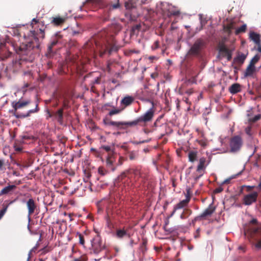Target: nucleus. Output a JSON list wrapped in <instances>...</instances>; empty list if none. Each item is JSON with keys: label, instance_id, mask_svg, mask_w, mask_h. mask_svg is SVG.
Returning a JSON list of instances; mask_svg holds the SVG:
<instances>
[{"label": "nucleus", "instance_id": "obj_1", "mask_svg": "<svg viewBox=\"0 0 261 261\" xmlns=\"http://www.w3.org/2000/svg\"><path fill=\"white\" fill-rule=\"evenodd\" d=\"M34 30L30 31L27 35L24 33L23 37L25 39L28 38L25 43L21 44L20 49L23 50L25 54L30 55L31 49H39L41 41L45 38V31L46 27L43 22L38 21L36 18H33L31 23Z\"/></svg>", "mask_w": 261, "mask_h": 261}, {"label": "nucleus", "instance_id": "obj_2", "mask_svg": "<svg viewBox=\"0 0 261 261\" xmlns=\"http://www.w3.org/2000/svg\"><path fill=\"white\" fill-rule=\"evenodd\" d=\"M31 103L30 100H27L25 101L19 100L18 101H13L12 103V106L14 109V114L17 118H24L28 117L30 116L32 113H37L39 111L38 107V103H37L36 105V108L35 109L29 110L26 114H18L17 110L18 109H22Z\"/></svg>", "mask_w": 261, "mask_h": 261}, {"label": "nucleus", "instance_id": "obj_3", "mask_svg": "<svg viewBox=\"0 0 261 261\" xmlns=\"http://www.w3.org/2000/svg\"><path fill=\"white\" fill-rule=\"evenodd\" d=\"M21 45L15 48L16 53L19 55V59L13 61V66L15 70H18L22 66L24 62H32L34 59L33 49H31V54L28 55L25 54L23 50L20 49Z\"/></svg>", "mask_w": 261, "mask_h": 261}, {"label": "nucleus", "instance_id": "obj_4", "mask_svg": "<svg viewBox=\"0 0 261 261\" xmlns=\"http://www.w3.org/2000/svg\"><path fill=\"white\" fill-rule=\"evenodd\" d=\"M147 101L151 103L152 107L146 111L143 115H141L137 119L132 121V124L134 125V126L141 124V123L145 124L152 120L155 113L154 103L153 101H151L149 99L147 100Z\"/></svg>", "mask_w": 261, "mask_h": 261}, {"label": "nucleus", "instance_id": "obj_5", "mask_svg": "<svg viewBox=\"0 0 261 261\" xmlns=\"http://www.w3.org/2000/svg\"><path fill=\"white\" fill-rule=\"evenodd\" d=\"M206 43L204 39L198 38L194 42L188 52L187 55L199 57L201 55L202 50L206 47Z\"/></svg>", "mask_w": 261, "mask_h": 261}, {"label": "nucleus", "instance_id": "obj_6", "mask_svg": "<svg viewBox=\"0 0 261 261\" xmlns=\"http://www.w3.org/2000/svg\"><path fill=\"white\" fill-rule=\"evenodd\" d=\"M87 5H91L100 8H108L109 10L117 9L120 7L119 3L112 5L104 0H87L83 4V6Z\"/></svg>", "mask_w": 261, "mask_h": 261}, {"label": "nucleus", "instance_id": "obj_7", "mask_svg": "<svg viewBox=\"0 0 261 261\" xmlns=\"http://www.w3.org/2000/svg\"><path fill=\"white\" fill-rule=\"evenodd\" d=\"M111 40L107 41V43L102 46L99 50V56L102 57L106 54L111 55L113 51H116L118 48L116 46V42L113 36L111 37Z\"/></svg>", "mask_w": 261, "mask_h": 261}, {"label": "nucleus", "instance_id": "obj_8", "mask_svg": "<svg viewBox=\"0 0 261 261\" xmlns=\"http://www.w3.org/2000/svg\"><path fill=\"white\" fill-rule=\"evenodd\" d=\"M105 248V244L102 243L101 238L97 235L91 241V247L90 248V253L98 254Z\"/></svg>", "mask_w": 261, "mask_h": 261}, {"label": "nucleus", "instance_id": "obj_9", "mask_svg": "<svg viewBox=\"0 0 261 261\" xmlns=\"http://www.w3.org/2000/svg\"><path fill=\"white\" fill-rule=\"evenodd\" d=\"M243 144L242 138L240 136H234L230 138L229 141L230 152L236 153L239 152Z\"/></svg>", "mask_w": 261, "mask_h": 261}, {"label": "nucleus", "instance_id": "obj_10", "mask_svg": "<svg viewBox=\"0 0 261 261\" xmlns=\"http://www.w3.org/2000/svg\"><path fill=\"white\" fill-rule=\"evenodd\" d=\"M260 227L257 223V219H253L251 220L248 225L245 228V233H247L251 238H253L254 236L257 234L260 231Z\"/></svg>", "mask_w": 261, "mask_h": 261}, {"label": "nucleus", "instance_id": "obj_11", "mask_svg": "<svg viewBox=\"0 0 261 261\" xmlns=\"http://www.w3.org/2000/svg\"><path fill=\"white\" fill-rule=\"evenodd\" d=\"M215 210L216 207L214 205L213 203H211L202 213L194 218L192 221L193 223H194L196 221H200L202 220L206 219L207 217L212 216Z\"/></svg>", "mask_w": 261, "mask_h": 261}, {"label": "nucleus", "instance_id": "obj_12", "mask_svg": "<svg viewBox=\"0 0 261 261\" xmlns=\"http://www.w3.org/2000/svg\"><path fill=\"white\" fill-rule=\"evenodd\" d=\"M105 124L108 126H113L118 129H125L128 127H133V121L129 122H120L114 121L104 120Z\"/></svg>", "mask_w": 261, "mask_h": 261}, {"label": "nucleus", "instance_id": "obj_13", "mask_svg": "<svg viewBox=\"0 0 261 261\" xmlns=\"http://www.w3.org/2000/svg\"><path fill=\"white\" fill-rule=\"evenodd\" d=\"M27 197L29 198V199L26 202V205L28 210V217L30 220L31 216L33 214L35 210H37V206L31 195H29Z\"/></svg>", "mask_w": 261, "mask_h": 261}, {"label": "nucleus", "instance_id": "obj_14", "mask_svg": "<svg viewBox=\"0 0 261 261\" xmlns=\"http://www.w3.org/2000/svg\"><path fill=\"white\" fill-rule=\"evenodd\" d=\"M258 193L254 192L251 194L245 195L243 198V203L246 205H249L257 200Z\"/></svg>", "mask_w": 261, "mask_h": 261}, {"label": "nucleus", "instance_id": "obj_15", "mask_svg": "<svg viewBox=\"0 0 261 261\" xmlns=\"http://www.w3.org/2000/svg\"><path fill=\"white\" fill-rule=\"evenodd\" d=\"M219 50L223 57H226L228 61L232 58V51L228 49L224 43L219 45Z\"/></svg>", "mask_w": 261, "mask_h": 261}, {"label": "nucleus", "instance_id": "obj_16", "mask_svg": "<svg viewBox=\"0 0 261 261\" xmlns=\"http://www.w3.org/2000/svg\"><path fill=\"white\" fill-rule=\"evenodd\" d=\"M116 161V154L114 153H109L106 159V166L112 171L116 170V166L114 163Z\"/></svg>", "mask_w": 261, "mask_h": 261}, {"label": "nucleus", "instance_id": "obj_17", "mask_svg": "<svg viewBox=\"0 0 261 261\" xmlns=\"http://www.w3.org/2000/svg\"><path fill=\"white\" fill-rule=\"evenodd\" d=\"M62 38V35L60 34V32L56 33L55 35L53 36L52 40L50 44L48 45L47 48V50L49 53H51L52 51L53 47L59 43Z\"/></svg>", "mask_w": 261, "mask_h": 261}, {"label": "nucleus", "instance_id": "obj_18", "mask_svg": "<svg viewBox=\"0 0 261 261\" xmlns=\"http://www.w3.org/2000/svg\"><path fill=\"white\" fill-rule=\"evenodd\" d=\"M190 199H191V197L187 196V198L180 201L179 203H178L177 204L175 205L174 206V208H173V210L172 212L171 213L170 217H172L173 216V215L175 214V212L177 210L182 208L185 207V206H186L187 205L188 203L189 202Z\"/></svg>", "mask_w": 261, "mask_h": 261}, {"label": "nucleus", "instance_id": "obj_19", "mask_svg": "<svg viewBox=\"0 0 261 261\" xmlns=\"http://www.w3.org/2000/svg\"><path fill=\"white\" fill-rule=\"evenodd\" d=\"M130 174H133L135 178H143V173L140 167H136L135 168H132L128 170Z\"/></svg>", "mask_w": 261, "mask_h": 261}, {"label": "nucleus", "instance_id": "obj_20", "mask_svg": "<svg viewBox=\"0 0 261 261\" xmlns=\"http://www.w3.org/2000/svg\"><path fill=\"white\" fill-rule=\"evenodd\" d=\"M16 186L13 185H8L3 189H2L0 191V196L4 195H12L13 191L16 189Z\"/></svg>", "mask_w": 261, "mask_h": 261}, {"label": "nucleus", "instance_id": "obj_21", "mask_svg": "<svg viewBox=\"0 0 261 261\" xmlns=\"http://www.w3.org/2000/svg\"><path fill=\"white\" fill-rule=\"evenodd\" d=\"M116 237L117 238L122 239L125 237H130L129 233L127 232L125 227L118 228L116 230Z\"/></svg>", "mask_w": 261, "mask_h": 261}, {"label": "nucleus", "instance_id": "obj_22", "mask_svg": "<svg viewBox=\"0 0 261 261\" xmlns=\"http://www.w3.org/2000/svg\"><path fill=\"white\" fill-rule=\"evenodd\" d=\"M1 47L2 50L0 51V60H5L11 56V53L8 50L5 44L2 45Z\"/></svg>", "mask_w": 261, "mask_h": 261}, {"label": "nucleus", "instance_id": "obj_23", "mask_svg": "<svg viewBox=\"0 0 261 261\" xmlns=\"http://www.w3.org/2000/svg\"><path fill=\"white\" fill-rule=\"evenodd\" d=\"M66 20V17L56 16L52 18L51 23L55 26L62 25Z\"/></svg>", "mask_w": 261, "mask_h": 261}, {"label": "nucleus", "instance_id": "obj_24", "mask_svg": "<svg viewBox=\"0 0 261 261\" xmlns=\"http://www.w3.org/2000/svg\"><path fill=\"white\" fill-rule=\"evenodd\" d=\"M256 72V67L255 66H252L251 65H249L247 67L244 73V75L245 77H249L253 76V74Z\"/></svg>", "mask_w": 261, "mask_h": 261}, {"label": "nucleus", "instance_id": "obj_25", "mask_svg": "<svg viewBox=\"0 0 261 261\" xmlns=\"http://www.w3.org/2000/svg\"><path fill=\"white\" fill-rule=\"evenodd\" d=\"M54 117L58 122L62 124L63 121V108L59 109L57 112L54 113Z\"/></svg>", "mask_w": 261, "mask_h": 261}, {"label": "nucleus", "instance_id": "obj_26", "mask_svg": "<svg viewBox=\"0 0 261 261\" xmlns=\"http://www.w3.org/2000/svg\"><path fill=\"white\" fill-rule=\"evenodd\" d=\"M134 101V98L131 96L124 97L121 100V104L124 106L125 107L130 106Z\"/></svg>", "mask_w": 261, "mask_h": 261}, {"label": "nucleus", "instance_id": "obj_27", "mask_svg": "<svg viewBox=\"0 0 261 261\" xmlns=\"http://www.w3.org/2000/svg\"><path fill=\"white\" fill-rule=\"evenodd\" d=\"M234 29H235V23L234 22H231L223 25V31L229 35L231 34V31Z\"/></svg>", "mask_w": 261, "mask_h": 261}, {"label": "nucleus", "instance_id": "obj_28", "mask_svg": "<svg viewBox=\"0 0 261 261\" xmlns=\"http://www.w3.org/2000/svg\"><path fill=\"white\" fill-rule=\"evenodd\" d=\"M249 38L256 44H260V36L259 34L252 32L250 33Z\"/></svg>", "mask_w": 261, "mask_h": 261}, {"label": "nucleus", "instance_id": "obj_29", "mask_svg": "<svg viewBox=\"0 0 261 261\" xmlns=\"http://www.w3.org/2000/svg\"><path fill=\"white\" fill-rule=\"evenodd\" d=\"M206 159L204 157H202L199 159L198 165L197 167V171L200 172L204 170L206 166Z\"/></svg>", "mask_w": 261, "mask_h": 261}, {"label": "nucleus", "instance_id": "obj_30", "mask_svg": "<svg viewBox=\"0 0 261 261\" xmlns=\"http://www.w3.org/2000/svg\"><path fill=\"white\" fill-rule=\"evenodd\" d=\"M241 91V86L239 84H232L229 88V91L232 94H236Z\"/></svg>", "mask_w": 261, "mask_h": 261}, {"label": "nucleus", "instance_id": "obj_31", "mask_svg": "<svg viewBox=\"0 0 261 261\" xmlns=\"http://www.w3.org/2000/svg\"><path fill=\"white\" fill-rule=\"evenodd\" d=\"M246 58V55L244 54H239L237 57L234 58V61L239 63L243 64Z\"/></svg>", "mask_w": 261, "mask_h": 261}, {"label": "nucleus", "instance_id": "obj_32", "mask_svg": "<svg viewBox=\"0 0 261 261\" xmlns=\"http://www.w3.org/2000/svg\"><path fill=\"white\" fill-rule=\"evenodd\" d=\"M192 213V211L190 209H188V208L185 209L183 213L180 215V218L181 219H186L189 216H190L191 215Z\"/></svg>", "mask_w": 261, "mask_h": 261}, {"label": "nucleus", "instance_id": "obj_33", "mask_svg": "<svg viewBox=\"0 0 261 261\" xmlns=\"http://www.w3.org/2000/svg\"><path fill=\"white\" fill-rule=\"evenodd\" d=\"M197 152L196 151H190L188 153L189 160L191 162H194L197 159Z\"/></svg>", "mask_w": 261, "mask_h": 261}, {"label": "nucleus", "instance_id": "obj_34", "mask_svg": "<svg viewBox=\"0 0 261 261\" xmlns=\"http://www.w3.org/2000/svg\"><path fill=\"white\" fill-rule=\"evenodd\" d=\"M247 30V25L246 24H244L241 27L238 28L236 30L235 34L238 35L241 33H245Z\"/></svg>", "mask_w": 261, "mask_h": 261}, {"label": "nucleus", "instance_id": "obj_35", "mask_svg": "<svg viewBox=\"0 0 261 261\" xmlns=\"http://www.w3.org/2000/svg\"><path fill=\"white\" fill-rule=\"evenodd\" d=\"M260 58V55L259 54L255 55L251 60L249 62V64L252 66H255L256 63H257Z\"/></svg>", "mask_w": 261, "mask_h": 261}, {"label": "nucleus", "instance_id": "obj_36", "mask_svg": "<svg viewBox=\"0 0 261 261\" xmlns=\"http://www.w3.org/2000/svg\"><path fill=\"white\" fill-rule=\"evenodd\" d=\"M76 236L78 237L79 239V243L80 244L82 245H84L85 244V240L83 234L80 232H77L76 233Z\"/></svg>", "mask_w": 261, "mask_h": 261}, {"label": "nucleus", "instance_id": "obj_37", "mask_svg": "<svg viewBox=\"0 0 261 261\" xmlns=\"http://www.w3.org/2000/svg\"><path fill=\"white\" fill-rule=\"evenodd\" d=\"M196 141L203 147H206L208 144V142L205 139L197 140Z\"/></svg>", "mask_w": 261, "mask_h": 261}, {"label": "nucleus", "instance_id": "obj_38", "mask_svg": "<svg viewBox=\"0 0 261 261\" xmlns=\"http://www.w3.org/2000/svg\"><path fill=\"white\" fill-rule=\"evenodd\" d=\"M240 174H236V175H232L231 176V177L226 179L225 180H224L222 182V185H224V184H229L231 180L233 179V178H235L237 177V176L238 175H239Z\"/></svg>", "mask_w": 261, "mask_h": 261}, {"label": "nucleus", "instance_id": "obj_39", "mask_svg": "<svg viewBox=\"0 0 261 261\" xmlns=\"http://www.w3.org/2000/svg\"><path fill=\"white\" fill-rule=\"evenodd\" d=\"M98 172L101 175H105L108 173V171L103 167H99L98 169Z\"/></svg>", "mask_w": 261, "mask_h": 261}, {"label": "nucleus", "instance_id": "obj_40", "mask_svg": "<svg viewBox=\"0 0 261 261\" xmlns=\"http://www.w3.org/2000/svg\"><path fill=\"white\" fill-rule=\"evenodd\" d=\"M88 257L86 255H83L80 257L74 258L72 261H87Z\"/></svg>", "mask_w": 261, "mask_h": 261}, {"label": "nucleus", "instance_id": "obj_41", "mask_svg": "<svg viewBox=\"0 0 261 261\" xmlns=\"http://www.w3.org/2000/svg\"><path fill=\"white\" fill-rule=\"evenodd\" d=\"M206 23V21L201 19L200 21V24L199 28H197L196 29V32H199L201 30H202L203 29V27L205 25Z\"/></svg>", "mask_w": 261, "mask_h": 261}, {"label": "nucleus", "instance_id": "obj_42", "mask_svg": "<svg viewBox=\"0 0 261 261\" xmlns=\"http://www.w3.org/2000/svg\"><path fill=\"white\" fill-rule=\"evenodd\" d=\"M261 118V115L260 114H258L255 115L254 117L249 119V121L252 123H254L259 120Z\"/></svg>", "mask_w": 261, "mask_h": 261}, {"label": "nucleus", "instance_id": "obj_43", "mask_svg": "<svg viewBox=\"0 0 261 261\" xmlns=\"http://www.w3.org/2000/svg\"><path fill=\"white\" fill-rule=\"evenodd\" d=\"M8 205L4 206V207L0 211V220L3 218L5 214L6 213Z\"/></svg>", "mask_w": 261, "mask_h": 261}, {"label": "nucleus", "instance_id": "obj_44", "mask_svg": "<svg viewBox=\"0 0 261 261\" xmlns=\"http://www.w3.org/2000/svg\"><path fill=\"white\" fill-rule=\"evenodd\" d=\"M8 205L4 206V207L0 211V220L3 218L5 214L6 213Z\"/></svg>", "mask_w": 261, "mask_h": 261}, {"label": "nucleus", "instance_id": "obj_45", "mask_svg": "<svg viewBox=\"0 0 261 261\" xmlns=\"http://www.w3.org/2000/svg\"><path fill=\"white\" fill-rule=\"evenodd\" d=\"M130 174L129 172H128V170L124 171L119 176V179L122 180L124 177H126L128 175Z\"/></svg>", "mask_w": 261, "mask_h": 261}, {"label": "nucleus", "instance_id": "obj_46", "mask_svg": "<svg viewBox=\"0 0 261 261\" xmlns=\"http://www.w3.org/2000/svg\"><path fill=\"white\" fill-rule=\"evenodd\" d=\"M120 112V110L119 109H115L110 111L109 113L110 116H112L115 114H117Z\"/></svg>", "mask_w": 261, "mask_h": 261}, {"label": "nucleus", "instance_id": "obj_47", "mask_svg": "<svg viewBox=\"0 0 261 261\" xmlns=\"http://www.w3.org/2000/svg\"><path fill=\"white\" fill-rule=\"evenodd\" d=\"M159 41L158 40L155 41L151 46V49L152 50H155L159 48Z\"/></svg>", "mask_w": 261, "mask_h": 261}, {"label": "nucleus", "instance_id": "obj_48", "mask_svg": "<svg viewBox=\"0 0 261 261\" xmlns=\"http://www.w3.org/2000/svg\"><path fill=\"white\" fill-rule=\"evenodd\" d=\"M124 161H125V159L123 157H122L121 156H119L118 162L117 163V166H119V165H122V164L123 163Z\"/></svg>", "mask_w": 261, "mask_h": 261}, {"label": "nucleus", "instance_id": "obj_49", "mask_svg": "<svg viewBox=\"0 0 261 261\" xmlns=\"http://www.w3.org/2000/svg\"><path fill=\"white\" fill-rule=\"evenodd\" d=\"M200 228H198L196 230L195 233H194V238L195 239H198L200 237Z\"/></svg>", "mask_w": 261, "mask_h": 261}, {"label": "nucleus", "instance_id": "obj_50", "mask_svg": "<svg viewBox=\"0 0 261 261\" xmlns=\"http://www.w3.org/2000/svg\"><path fill=\"white\" fill-rule=\"evenodd\" d=\"M38 244H36V245L29 252V257H30L31 255L33 253V252H35L36 251V250H37V248H38Z\"/></svg>", "mask_w": 261, "mask_h": 261}, {"label": "nucleus", "instance_id": "obj_51", "mask_svg": "<svg viewBox=\"0 0 261 261\" xmlns=\"http://www.w3.org/2000/svg\"><path fill=\"white\" fill-rule=\"evenodd\" d=\"M255 248L259 249H261V240L258 241L256 243L254 244Z\"/></svg>", "mask_w": 261, "mask_h": 261}, {"label": "nucleus", "instance_id": "obj_52", "mask_svg": "<svg viewBox=\"0 0 261 261\" xmlns=\"http://www.w3.org/2000/svg\"><path fill=\"white\" fill-rule=\"evenodd\" d=\"M101 148L104 149L105 150H106L107 152H109L111 151V148L110 146H105V145H103L101 147Z\"/></svg>", "mask_w": 261, "mask_h": 261}, {"label": "nucleus", "instance_id": "obj_53", "mask_svg": "<svg viewBox=\"0 0 261 261\" xmlns=\"http://www.w3.org/2000/svg\"><path fill=\"white\" fill-rule=\"evenodd\" d=\"M243 187H245L246 188L247 192H250L252 189H253L255 187L254 186H243Z\"/></svg>", "mask_w": 261, "mask_h": 261}, {"label": "nucleus", "instance_id": "obj_54", "mask_svg": "<svg viewBox=\"0 0 261 261\" xmlns=\"http://www.w3.org/2000/svg\"><path fill=\"white\" fill-rule=\"evenodd\" d=\"M125 7L127 9H131L133 7V6L132 4H129V3H125Z\"/></svg>", "mask_w": 261, "mask_h": 261}, {"label": "nucleus", "instance_id": "obj_55", "mask_svg": "<svg viewBox=\"0 0 261 261\" xmlns=\"http://www.w3.org/2000/svg\"><path fill=\"white\" fill-rule=\"evenodd\" d=\"M112 62H111L110 61H108L107 62V69L108 70V72H110L111 71V66L112 65Z\"/></svg>", "mask_w": 261, "mask_h": 261}, {"label": "nucleus", "instance_id": "obj_56", "mask_svg": "<svg viewBox=\"0 0 261 261\" xmlns=\"http://www.w3.org/2000/svg\"><path fill=\"white\" fill-rule=\"evenodd\" d=\"M129 158L130 160H133L136 159V155L134 153L131 152L129 155Z\"/></svg>", "mask_w": 261, "mask_h": 261}, {"label": "nucleus", "instance_id": "obj_57", "mask_svg": "<svg viewBox=\"0 0 261 261\" xmlns=\"http://www.w3.org/2000/svg\"><path fill=\"white\" fill-rule=\"evenodd\" d=\"M223 190V189L222 187H218L215 190V192L216 193H219L221 192Z\"/></svg>", "mask_w": 261, "mask_h": 261}, {"label": "nucleus", "instance_id": "obj_58", "mask_svg": "<svg viewBox=\"0 0 261 261\" xmlns=\"http://www.w3.org/2000/svg\"><path fill=\"white\" fill-rule=\"evenodd\" d=\"M147 244V242L146 241H143V242L142 243L141 248L142 249V251H143V249L144 248L145 250H146V246Z\"/></svg>", "mask_w": 261, "mask_h": 261}, {"label": "nucleus", "instance_id": "obj_59", "mask_svg": "<svg viewBox=\"0 0 261 261\" xmlns=\"http://www.w3.org/2000/svg\"><path fill=\"white\" fill-rule=\"evenodd\" d=\"M32 138V136H27V135H24V136H21L22 140H25V139L30 140V139H31Z\"/></svg>", "mask_w": 261, "mask_h": 261}, {"label": "nucleus", "instance_id": "obj_60", "mask_svg": "<svg viewBox=\"0 0 261 261\" xmlns=\"http://www.w3.org/2000/svg\"><path fill=\"white\" fill-rule=\"evenodd\" d=\"M4 165V161L2 160H0V170H3Z\"/></svg>", "mask_w": 261, "mask_h": 261}, {"label": "nucleus", "instance_id": "obj_61", "mask_svg": "<svg viewBox=\"0 0 261 261\" xmlns=\"http://www.w3.org/2000/svg\"><path fill=\"white\" fill-rule=\"evenodd\" d=\"M184 101L187 104L190 105L191 102L189 101L188 98L185 97L183 98Z\"/></svg>", "mask_w": 261, "mask_h": 261}, {"label": "nucleus", "instance_id": "obj_62", "mask_svg": "<svg viewBox=\"0 0 261 261\" xmlns=\"http://www.w3.org/2000/svg\"><path fill=\"white\" fill-rule=\"evenodd\" d=\"M14 147H15V150L17 151H21L22 150V148L20 147L14 146Z\"/></svg>", "mask_w": 261, "mask_h": 261}, {"label": "nucleus", "instance_id": "obj_63", "mask_svg": "<svg viewBox=\"0 0 261 261\" xmlns=\"http://www.w3.org/2000/svg\"><path fill=\"white\" fill-rule=\"evenodd\" d=\"M47 113L48 115V117H54V114H51L49 110H47Z\"/></svg>", "mask_w": 261, "mask_h": 261}, {"label": "nucleus", "instance_id": "obj_64", "mask_svg": "<svg viewBox=\"0 0 261 261\" xmlns=\"http://www.w3.org/2000/svg\"><path fill=\"white\" fill-rule=\"evenodd\" d=\"M258 45V47L257 48V50L258 51L261 53V45H260V44H259V45Z\"/></svg>", "mask_w": 261, "mask_h": 261}]
</instances>
